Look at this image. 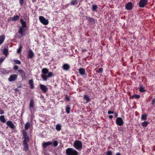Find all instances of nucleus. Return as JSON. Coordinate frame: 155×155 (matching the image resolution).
Wrapping results in <instances>:
<instances>
[{
	"label": "nucleus",
	"mask_w": 155,
	"mask_h": 155,
	"mask_svg": "<svg viewBox=\"0 0 155 155\" xmlns=\"http://www.w3.org/2000/svg\"><path fill=\"white\" fill-rule=\"evenodd\" d=\"M103 68H100L98 70V72L99 73H102L103 71Z\"/></svg>",
	"instance_id": "c03bdc74"
},
{
	"label": "nucleus",
	"mask_w": 155,
	"mask_h": 155,
	"mask_svg": "<svg viewBox=\"0 0 155 155\" xmlns=\"http://www.w3.org/2000/svg\"><path fill=\"white\" fill-rule=\"evenodd\" d=\"M131 97L132 98L134 97L136 99H139L140 98V96L139 95L135 94L134 95H132Z\"/></svg>",
	"instance_id": "4c0bfd02"
},
{
	"label": "nucleus",
	"mask_w": 155,
	"mask_h": 155,
	"mask_svg": "<svg viewBox=\"0 0 155 155\" xmlns=\"http://www.w3.org/2000/svg\"><path fill=\"white\" fill-rule=\"evenodd\" d=\"M39 20L42 24L45 25H46L48 24V21L42 16L39 17Z\"/></svg>",
	"instance_id": "423d86ee"
},
{
	"label": "nucleus",
	"mask_w": 155,
	"mask_h": 155,
	"mask_svg": "<svg viewBox=\"0 0 155 155\" xmlns=\"http://www.w3.org/2000/svg\"><path fill=\"white\" fill-rule=\"evenodd\" d=\"M70 109L71 107L69 105H67L66 106L65 110L67 114H69L70 113Z\"/></svg>",
	"instance_id": "cd10ccee"
},
{
	"label": "nucleus",
	"mask_w": 155,
	"mask_h": 155,
	"mask_svg": "<svg viewBox=\"0 0 155 155\" xmlns=\"http://www.w3.org/2000/svg\"><path fill=\"white\" fill-rule=\"evenodd\" d=\"M19 16L17 15H14L13 17L11 18H10L9 20L11 21H17L18 20V19H19Z\"/></svg>",
	"instance_id": "412c9836"
},
{
	"label": "nucleus",
	"mask_w": 155,
	"mask_h": 155,
	"mask_svg": "<svg viewBox=\"0 0 155 155\" xmlns=\"http://www.w3.org/2000/svg\"><path fill=\"white\" fill-rule=\"evenodd\" d=\"M6 125L12 129H14L15 128V126L12 122L11 120L8 121L6 123Z\"/></svg>",
	"instance_id": "f8f14e48"
},
{
	"label": "nucleus",
	"mask_w": 155,
	"mask_h": 155,
	"mask_svg": "<svg viewBox=\"0 0 155 155\" xmlns=\"http://www.w3.org/2000/svg\"><path fill=\"white\" fill-rule=\"evenodd\" d=\"M53 142L51 141H48L46 142H44L42 143V146L44 148H45L47 146L52 145Z\"/></svg>",
	"instance_id": "a211bd4d"
},
{
	"label": "nucleus",
	"mask_w": 155,
	"mask_h": 155,
	"mask_svg": "<svg viewBox=\"0 0 155 155\" xmlns=\"http://www.w3.org/2000/svg\"><path fill=\"white\" fill-rule=\"evenodd\" d=\"M32 2H34L36 1V0H32Z\"/></svg>",
	"instance_id": "864d4df0"
},
{
	"label": "nucleus",
	"mask_w": 155,
	"mask_h": 155,
	"mask_svg": "<svg viewBox=\"0 0 155 155\" xmlns=\"http://www.w3.org/2000/svg\"><path fill=\"white\" fill-rule=\"evenodd\" d=\"M34 106V101L33 99H31L30 100L29 103V108L31 111L32 109L33 108Z\"/></svg>",
	"instance_id": "dca6fc26"
},
{
	"label": "nucleus",
	"mask_w": 155,
	"mask_h": 155,
	"mask_svg": "<svg viewBox=\"0 0 155 155\" xmlns=\"http://www.w3.org/2000/svg\"><path fill=\"white\" fill-rule=\"evenodd\" d=\"M24 0H19V3L21 6L23 5Z\"/></svg>",
	"instance_id": "37998d69"
},
{
	"label": "nucleus",
	"mask_w": 155,
	"mask_h": 155,
	"mask_svg": "<svg viewBox=\"0 0 155 155\" xmlns=\"http://www.w3.org/2000/svg\"><path fill=\"white\" fill-rule=\"evenodd\" d=\"M116 155H121L119 153H116Z\"/></svg>",
	"instance_id": "603ef678"
},
{
	"label": "nucleus",
	"mask_w": 155,
	"mask_h": 155,
	"mask_svg": "<svg viewBox=\"0 0 155 155\" xmlns=\"http://www.w3.org/2000/svg\"><path fill=\"white\" fill-rule=\"evenodd\" d=\"M1 72L3 74H8L10 72V71L6 70L5 69H1Z\"/></svg>",
	"instance_id": "4be33fe9"
},
{
	"label": "nucleus",
	"mask_w": 155,
	"mask_h": 155,
	"mask_svg": "<svg viewBox=\"0 0 155 155\" xmlns=\"http://www.w3.org/2000/svg\"><path fill=\"white\" fill-rule=\"evenodd\" d=\"M67 155H78V153L72 148H69L66 150Z\"/></svg>",
	"instance_id": "f03ea898"
},
{
	"label": "nucleus",
	"mask_w": 155,
	"mask_h": 155,
	"mask_svg": "<svg viewBox=\"0 0 155 155\" xmlns=\"http://www.w3.org/2000/svg\"><path fill=\"white\" fill-rule=\"evenodd\" d=\"M65 99L67 101H69L70 100V97L67 95H66Z\"/></svg>",
	"instance_id": "79ce46f5"
},
{
	"label": "nucleus",
	"mask_w": 155,
	"mask_h": 155,
	"mask_svg": "<svg viewBox=\"0 0 155 155\" xmlns=\"http://www.w3.org/2000/svg\"><path fill=\"white\" fill-rule=\"evenodd\" d=\"M86 19L89 21L90 22H93L94 21V19L90 17L86 16L85 17Z\"/></svg>",
	"instance_id": "c756f323"
},
{
	"label": "nucleus",
	"mask_w": 155,
	"mask_h": 155,
	"mask_svg": "<svg viewBox=\"0 0 155 155\" xmlns=\"http://www.w3.org/2000/svg\"><path fill=\"white\" fill-rule=\"evenodd\" d=\"M53 76V73L49 72L47 68H44L42 69L41 77L44 81H47L48 78L51 77Z\"/></svg>",
	"instance_id": "f257e3e1"
},
{
	"label": "nucleus",
	"mask_w": 155,
	"mask_h": 155,
	"mask_svg": "<svg viewBox=\"0 0 155 155\" xmlns=\"http://www.w3.org/2000/svg\"><path fill=\"white\" fill-rule=\"evenodd\" d=\"M20 22L22 25L21 27L25 28L26 27V22L25 21H24L22 19H20Z\"/></svg>",
	"instance_id": "393cba45"
},
{
	"label": "nucleus",
	"mask_w": 155,
	"mask_h": 155,
	"mask_svg": "<svg viewBox=\"0 0 155 155\" xmlns=\"http://www.w3.org/2000/svg\"><path fill=\"white\" fill-rule=\"evenodd\" d=\"M125 8L127 10H130L133 8V5L132 3L129 2L127 3L125 6Z\"/></svg>",
	"instance_id": "4468645a"
},
{
	"label": "nucleus",
	"mask_w": 155,
	"mask_h": 155,
	"mask_svg": "<svg viewBox=\"0 0 155 155\" xmlns=\"http://www.w3.org/2000/svg\"><path fill=\"white\" fill-rule=\"evenodd\" d=\"M24 28L20 27L18 31L19 34L22 36L25 35V32L26 31V30Z\"/></svg>",
	"instance_id": "2eb2a0df"
},
{
	"label": "nucleus",
	"mask_w": 155,
	"mask_h": 155,
	"mask_svg": "<svg viewBox=\"0 0 155 155\" xmlns=\"http://www.w3.org/2000/svg\"><path fill=\"white\" fill-rule=\"evenodd\" d=\"M73 147L77 150H81L82 148V143L79 140H76L73 143Z\"/></svg>",
	"instance_id": "7ed1b4c3"
},
{
	"label": "nucleus",
	"mask_w": 155,
	"mask_h": 155,
	"mask_svg": "<svg viewBox=\"0 0 155 155\" xmlns=\"http://www.w3.org/2000/svg\"><path fill=\"white\" fill-rule=\"evenodd\" d=\"M30 126V123L29 122H27L25 125V129L26 130H27L29 127Z\"/></svg>",
	"instance_id": "72a5a7b5"
},
{
	"label": "nucleus",
	"mask_w": 155,
	"mask_h": 155,
	"mask_svg": "<svg viewBox=\"0 0 155 155\" xmlns=\"http://www.w3.org/2000/svg\"><path fill=\"white\" fill-rule=\"evenodd\" d=\"M113 117V116L112 115H110L109 116V118L110 119H112Z\"/></svg>",
	"instance_id": "8fccbe9b"
},
{
	"label": "nucleus",
	"mask_w": 155,
	"mask_h": 155,
	"mask_svg": "<svg viewBox=\"0 0 155 155\" xmlns=\"http://www.w3.org/2000/svg\"><path fill=\"white\" fill-rule=\"evenodd\" d=\"M34 54L31 49H29L28 52L27 58L32 59L34 56Z\"/></svg>",
	"instance_id": "1a4fd4ad"
},
{
	"label": "nucleus",
	"mask_w": 155,
	"mask_h": 155,
	"mask_svg": "<svg viewBox=\"0 0 155 155\" xmlns=\"http://www.w3.org/2000/svg\"><path fill=\"white\" fill-rule=\"evenodd\" d=\"M53 143L54 146L56 147L58 145V142L57 140H55L54 141V142Z\"/></svg>",
	"instance_id": "ea45409f"
},
{
	"label": "nucleus",
	"mask_w": 155,
	"mask_h": 155,
	"mask_svg": "<svg viewBox=\"0 0 155 155\" xmlns=\"http://www.w3.org/2000/svg\"><path fill=\"white\" fill-rule=\"evenodd\" d=\"M0 120L2 122L4 123L6 122V120L4 115H2L0 116Z\"/></svg>",
	"instance_id": "bb28decb"
},
{
	"label": "nucleus",
	"mask_w": 155,
	"mask_h": 155,
	"mask_svg": "<svg viewBox=\"0 0 155 155\" xmlns=\"http://www.w3.org/2000/svg\"><path fill=\"white\" fill-rule=\"evenodd\" d=\"M79 1V0H73L71 1L70 4L72 5H75L78 4Z\"/></svg>",
	"instance_id": "a878e982"
},
{
	"label": "nucleus",
	"mask_w": 155,
	"mask_h": 155,
	"mask_svg": "<svg viewBox=\"0 0 155 155\" xmlns=\"http://www.w3.org/2000/svg\"><path fill=\"white\" fill-rule=\"evenodd\" d=\"M139 89L140 92L141 93L144 92L146 91V90L145 89L144 87H143L142 85L140 86Z\"/></svg>",
	"instance_id": "2f4dec72"
},
{
	"label": "nucleus",
	"mask_w": 155,
	"mask_h": 155,
	"mask_svg": "<svg viewBox=\"0 0 155 155\" xmlns=\"http://www.w3.org/2000/svg\"><path fill=\"white\" fill-rule=\"evenodd\" d=\"M118 116V114L117 113H115V117H117Z\"/></svg>",
	"instance_id": "3c124183"
},
{
	"label": "nucleus",
	"mask_w": 155,
	"mask_h": 155,
	"mask_svg": "<svg viewBox=\"0 0 155 155\" xmlns=\"http://www.w3.org/2000/svg\"><path fill=\"white\" fill-rule=\"evenodd\" d=\"M106 155H112V153L111 150H108L106 152Z\"/></svg>",
	"instance_id": "a19ab883"
},
{
	"label": "nucleus",
	"mask_w": 155,
	"mask_h": 155,
	"mask_svg": "<svg viewBox=\"0 0 155 155\" xmlns=\"http://www.w3.org/2000/svg\"><path fill=\"white\" fill-rule=\"evenodd\" d=\"M97 5H92V10L93 11H95L97 8Z\"/></svg>",
	"instance_id": "e433bc0d"
},
{
	"label": "nucleus",
	"mask_w": 155,
	"mask_h": 155,
	"mask_svg": "<svg viewBox=\"0 0 155 155\" xmlns=\"http://www.w3.org/2000/svg\"><path fill=\"white\" fill-rule=\"evenodd\" d=\"M114 112L113 111H111L110 110H109L108 111V114H113L114 113Z\"/></svg>",
	"instance_id": "de8ad7c7"
},
{
	"label": "nucleus",
	"mask_w": 155,
	"mask_h": 155,
	"mask_svg": "<svg viewBox=\"0 0 155 155\" xmlns=\"http://www.w3.org/2000/svg\"><path fill=\"white\" fill-rule=\"evenodd\" d=\"M40 88L41 90L44 93H46L48 91V87L45 85L40 84L39 85Z\"/></svg>",
	"instance_id": "6e6552de"
},
{
	"label": "nucleus",
	"mask_w": 155,
	"mask_h": 155,
	"mask_svg": "<svg viewBox=\"0 0 155 155\" xmlns=\"http://www.w3.org/2000/svg\"><path fill=\"white\" fill-rule=\"evenodd\" d=\"M116 124L120 126H122L124 124V122L122 118L120 117H117L116 121Z\"/></svg>",
	"instance_id": "9d476101"
},
{
	"label": "nucleus",
	"mask_w": 155,
	"mask_h": 155,
	"mask_svg": "<svg viewBox=\"0 0 155 155\" xmlns=\"http://www.w3.org/2000/svg\"><path fill=\"white\" fill-rule=\"evenodd\" d=\"M84 99L86 100V103H88L90 100V97L87 94H84L83 97Z\"/></svg>",
	"instance_id": "b1692460"
},
{
	"label": "nucleus",
	"mask_w": 155,
	"mask_h": 155,
	"mask_svg": "<svg viewBox=\"0 0 155 155\" xmlns=\"http://www.w3.org/2000/svg\"><path fill=\"white\" fill-rule=\"evenodd\" d=\"M29 84L30 85L31 89H33L34 88L35 86L32 79H31L29 81Z\"/></svg>",
	"instance_id": "aec40b11"
},
{
	"label": "nucleus",
	"mask_w": 155,
	"mask_h": 155,
	"mask_svg": "<svg viewBox=\"0 0 155 155\" xmlns=\"http://www.w3.org/2000/svg\"><path fill=\"white\" fill-rule=\"evenodd\" d=\"M87 51V50L85 49H83L82 50V51L83 52H84L85 51Z\"/></svg>",
	"instance_id": "09e8293b"
},
{
	"label": "nucleus",
	"mask_w": 155,
	"mask_h": 155,
	"mask_svg": "<svg viewBox=\"0 0 155 155\" xmlns=\"http://www.w3.org/2000/svg\"><path fill=\"white\" fill-rule=\"evenodd\" d=\"M149 123L147 121H144L142 123L141 125L143 127H146L148 124Z\"/></svg>",
	"instance_id": "f704fd0d"
},
{
	"label": "nucleus",
	"mask_w": 155,
	"mask_h": 155,
	"mask_svg": "<svg viewBox=\"0 0 155 155\" xmlns=\"http://www.w3.org/2000/svg\"><path fill=\"white\" fill-rule=\"evenodd\" d=\"M3 54L7 56L8 53V50L6 48H5L3 51Z\"/></svg>",
	"instance_id": "7c9ffc66"
},
{
	"label": "nucleus",
	"mask_w": 155,
	"mask_h": 155,
	"mask_svg": "<svg viewBox=\"0 0 155 155\" xmlns=\"http://www.w3.org/2000/svg\"><path fill=\"white\" fill-rule=\"evenodd\" d=\"M62 68L64 71H68L70 68V66L68 64H64L63 65Z\"/></svg>",
	"instance_id": "ddd939ff"
},
{
	"label": "nucleus",
	"mask_w": 155,
	"mask_h": 155,
	"mask_svg": "<svg viewBox=\"0 0 155 155\" xmlns=\"http://www.w3.org/2000/svg\"><path fill=\"white\" fill-rule=\"evenodd\" d=\"M22 48V47L21 45H20V46L18 49L17 52L18 53H20L21 52V49Z\"/></svg>",
	"instance_id": "58836bf2"
},
{
	"label": "nucleus",
	"mask_w": 155,
	"mask_h": 155,
	"mask_svg": "<svg viewBox=\"0 0 155 155\" xmlns=\"http://www.w3.org/2000/svg\"><path fill=\"white\" fill-rule=\"evenodd\" d=\"M4 59L3 58H0V64H1L2 62L4 61Z\"/></svg>",
	"instance_id": "49530a36"
},
{
	"label": "nucleus",
	"mask_w": 155,
	"mask_h": 155,
	"mask_svg": "<svg viewBox=\"0 0 155 155\" xmlns=\"http://www.w3.org/2000/svg\"><path fill=\"white\" fill-rule=\"evenodd\" d=\"M147 115L145 114H142L141 117V120H145L147 119Z\"/></svg>",
	"instance_id": "473e14b6"
},
{
	"label": "nucleus",
	"mask_w": 155,
	"mask_h": 155,
	"mask_svg": "<svg viewBox=\"0 0 155 155\" xmlns=\"http://www.w3.org/2000/svg\"><path fill=\"white\" fill-rule=\"evenodd\" d=\"M17 77L18 75L17 74H13L10 76L8 78V81L11 82L15 81L17 80Z\"/></svg>",
	"instance_id": "0eeeda50"
},
{
	"label": "nucleus",
	"mask_w": 155,
	"mask_h": 155,
	"mask_svg": "<svg viewBox=\"0 0 155 155\" xmlns=\"http://www.w3.org/2000/svg\"><path fill=\"white\" fill-rule=\"evenodd\" d=\"M78 72L81 75H84L85 72V69L82 68H80L78 69Z\"/></svg>",
	"instance_id": "6ab92c4d"
},
{
	"label": "nucleus",
	"mask_w": 155,
	"mask_h": 155,
	"mask_svg": "<svg viewBox=\"0 0 155 155\" xmlns=\"http://www.w3.org/2000/svg\"><path fill=\"white\" fill-rule=\"evenodd\" d=\"M24 147V150L26 152L27 151L29 148L28 144L27 142H23Z\"/></svg>",
	"instance_id": "f3484780"
},
{
	"label": "nucleus",
	"mask_w": 155,
	"mask_h": 155,
	"mask_svg": "<svg viewBox=\"0 0 155 155\" xmlns=\"http://www.w3.org/2000/svg\"><path fill=\"white\" fill-rule=\"evenodd\" d=\"M18 68V66L15 65L14 67H13V68L14 70H17Z\"/></svg>",
	"instance_id": "a18cd8bd"
},
{
	"label": "nucleus",
	"mask_w": 155,
	"mask_h": 155,
	"mask_svg": "<svg viewBox=\"0 0 155 155\" xmlns=\"http://www.w3.org/2000/svg\"><path fill=\"white\" fill-rule=\"evenodd\" d=\"M147 0H140L138 5L140 8H144L147 4Z\"/></svg>",
	"instance_id": "39448f33"
},
{
	"label": "nucleus",
	"mask_w": 155,
	"mask_h": 155,
	"mask_svg": "<svg viewBox=\"0 0 155 155\" xmlns=\"http://www.w3.org/2000/svg\"><path fill=\"white\" fill-rule=\"evenodd\" d=\"M23 138L24 139L23 142H27L30 140L29 137L27 133L25 130L23 131Z\"/></svg>",
	"instance_id": "20e7f679"
},
{
	"label": "nucleus",
	"mask_w": 155,
	"mask_h": 155,
	"mask_svg": "<svg viewBox=\"0 0 155 155\" xmlns=\"http://www.w3.org/2000/svg\"><path fill=\"white\" fill-rule=\"evenodd\" d=\"M40 97L41 98V97H42V98H44V97L42 96V95H41V96H40Z\"/></svg>",
	"instance_id": "5fc2aeb1"
},
{
	"label": "nucleus",
	"mask_w": 155,
	"mask_h": 155,
	"mask_svg": "<svg viewBox=\"0 0 155 155\" xmlns=\"http://www.w3.org/2000/svg\"><path fill=\"white\" fill-rule=\"evenodd\" d=\"M18 72L21 74V76L22 78V80H26V74L25 72L21 69L18 70Z\"/></svg>",
	"instance_id": "9b49d317"
},
{
	"label": "nucleus",
	"mask_w": 155,
	"mask_h": 155,
	"mask_svg": "<svg viewBox=\"0 0 155 155\" xmlns=\"http://www.w3.org/2000/svg\"><path fill=\"white\" fill-rule=\"evenodd\" d=\"M12 62L14 64H21V62L19 60H17L14 59L12 61Z\"/></svg>",
	"instance_id": "c85d7f7f"
},
{
	"label": "nucleus",
	"mask_w": 155,
	"mask_h": 155,
	"mask_svg": "<svg viewBox=\"0 0 155 155\" xmlns=\"http://www.w3.org/2000/svg\"><path fill=\"white\" fill-rule=\"evenodd\" d=\"M5 35H2L0 36V45L4 42L5 39Z\"/></svg>",
	"instance_id": "5701e85b"
},
{
	"label": "nucleus",
	"mask_w": 155,
	"mask_h": 155,
	"mask_svg": "<svg viewBox=\"0 0 155 155\" xmlns=\"http://www.w3.org/2000/svg\"><path fill=\"white\" fill-rule=\"evenodd\" d=\"M56 129L58 131L60 130L61 129V125L59 124H57L56 126Z\"/></svg>",
	"instance_id": "c9c22d12"
}]
</instances>
